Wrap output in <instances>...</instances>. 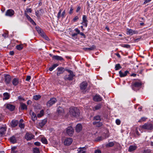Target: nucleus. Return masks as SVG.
Returning a JSON list of instances; mask_svg holds the SVG:
<instances>
[{
	"label": "nucleus",
	"instance_id": "nucleus-1",
	"mask_svg": "<svg viewBox=\"0 0 153 153\" xmlns=\"http://www.w3.org/2000/svg\"><path fill=\"white\" fill-rule=\"evenodd\" d=\"M69 113L71 116L77 117L79 116V110L76 107H71L69 108Z\"/></svg>",
	"mask_w": 153,
	"mask_h": 153
},
{
	"label": "nucleus",
	"instance_id": "nucleus-2",
	"mask_svg": "<svg viewBox=\"0 0 153 153\" xmlns=\"http://www.w3.org/2000/svg\"><path fill=\"white\" fill-rule=\"evenodd\" d=\"M153 128L152 124L150 123H146L143 125L140 126L139 128V129L141 133L143 132V129L147 131L152 130Z\"/></svg>",
	"mask_w": 153,
	"mask_h": 153
},
{
	"label": "nucleus",
	"instance_id": "nucleus-3",
	"mask_svg": "<svg viewBox=\"0 0 153 153\" xmlns=\"http://www.w3.org/2000/svg\"><path fill=\"white\" fill-rule=\"evenodd\" d=\"M36 29L38 33L43 38H44L47 40H49V38L46 36L42 30L39 27H36Z\"/></svg>",
	"mask_w": 153,
	"mask_h": 153
},
{
	"label": "nucleus",
	"instance_id": "nucleus-4",
	"mask_svg": "<svg viewBox=\"0 0 153 153\" xmlns=\"http://www.w3.org/2000/svg\"><path fill=\"white\" fill-rule=\"evenodd\" d=\"M57 100L55 98H52L47 103V105L48 107H49L54 104L56 101Z\"/></svg>",
	"mask_w": 153,
	"mask_h": 153
},
{
	"label": "nucleus",
	"instance_id": "nucleus-5",
	"mask_svg": "<svg viewBox=\"0 0 153 153\" xmlns=\"http://www.w3.org/2000/svg\"><path fill=\"white\" fill-rule=\"evenodd\" d=\"M66 132L68 135L72 136L74 133V130L71 126H68L66 128Z\"/></svg>",
	"mask_w": 153,
	"mask_h": 153
},
{
	"label": "nucleus",
	"instance_id": "nucleus-6",
	"mask_svg": "<svg viewBox=\"0 0 153 153\" xmlns=\"http://www.w3.org/2000/svg\"><path fill=\"white\" fill-rule=\"evenodd\" d=\"M70 74L68 75V77L67 76H64V79L65 80H72L73 79V77L75 76L73 72L69 73Z\"/></svg>",
	"mask_w": 153,
	"mask_h": 153
},
{
	"label": "nucleus",
	"instance_id": "nucleus-7",
	"mask_svg": "<svg viewBox=\"0 0 153 153\" xmlns=\"http://www.w3.org/2000/svg\"><path fill=\"white\" fill-rule=\"evenodd\" d=\"M14 14V11L12 9L8 10L5 13V16H12Z\"/></svg>",
	"mask_w": 153,
	"mask_h": 153
},
{
	"label": "nucleus",
	"instance_id": "nucleus-8",
	"mask_svg": "<svg viewBox=\"0 0 153 153\" xmlns=\"http://www.w3.org/2000/svg\"><path fill=\"white\" fill-rule=\"evenodd\" d=\"M25 138L28 140H30L33 138L34 136L30 133H27L25 135Z\"/></svg>",
	"mask_w": 153,
	"mask_h": 153
},
{
	"label": "nucleus",
	"instance_id": "nucleus-9",
	"mask_svg": "<svg viewBox=\"0 0 153 153\" xmlns=\"http://www.w3.org/2000/svg\"><path fill=\"white\" fill-rule=\"evenodd\" d=\"M72 142V140L71 138H68L66 139L64 141L65 145L69 146L71 145Z\"/></svg>",
	"mask_w": 153,
	"mask_h": 153
},
{
	"label": "nucleus",
	"instance_id": "nucleus-10",
	"mask_svg": "<svg viewBox=\"0 0 153 153\" xmlns=\"http://www.w3.org/2000/svg\"><path fill=\"white\" fill-rule=\"evenodd\" d=\"M57 75L59 76L61 74L63 73L65 71V69L63 67H58L57 68Z\"/></svg>",
	"mask_w": 153,
	"mask_h": 153
},
{
	"label": "nucleus",
	"instance_id": "nucleus-11",
	"mask_svg": "<svg viewBox=\"0 0 153 153\" xmlns=\"http://www.w3.org/2000/svg\"><path fill=\"white\" fill-rule=\"evenodd\" d=\"M87 83L86 82H83L80 84V89L82 90H84L87 87Z\"/></svg>",
	"mask_w": 153,
	"mask_h": 153
},
{
	"label": "nucleus",
	"instance_id": "nucleus-12",
	"mask_svg": "<svg viewBox=\"0 0 153 153\" xmlns=\"http://www.w3.org/2000/svg\"><path fill=\"white\" fill-rule=\"evenodd\" d=\"M87 147H80L77 149L78 153H85Z\"/></svg>",
	"mask_w": 153,
	"mask_h": 153
},
{
	"label": "nucleus",
	"instance_id": "nucleus-13",
	"mask_svg": "<svg viewBox=\"0 0 153 153\" xmlns=\"http://www.w3.org/2000/svg\"><path fill=\"white\" fill-rule=\"evenodd\" d=\"M93 100L95 101H100L102 100V98L100 95L96 94L94 97Z\"/></svg>",
	"mask_w": 153,
	"mask_h": 153
},
{
	"label": "nucleus",
	"instance_id": "nucleus-14",
	"mask_svg": "<svg viewBox=\"0 0 153 153\" xmlns=\"http://www.w3.org/2000/svg\"><path fill=\"white\" fill-rule=\"evenodd\" d=\"M141 82H136L134 83L132 85V89L134 90V88H138L140 87L141 85Z\"/></svg>",
	"mask_w": 153,
	"mask_h": 153
},
{
	"label": "nucleus",
	"instance_id": "nucleus-15",
	"mask_svg": "<svg viewBox=\"0 0 153 153\" xmlns=\"http://www.w3.org/2000/svg\"><path fill=\"white\" fill-rule=\"evenodd\" d=\"M137 33V32L136 31L133 30L131 29H127L126 34L127 35H132L134 34H135Z\"/></svg>",
	"mask_w": 153,
	"mask_h": 153
},
{
	"label": "nucleus",
	"instance_id": "nucleus-16",
	"mask_svg": "<svg viewBox=\"0 0 153 153\" xmlns=\"http://www.w3.org/2000/svg\"><path fill=\"white\" fill-rule=\"evenodd\" d=\"M6 108L10 111H12L14 110L15 106L12 105L7 104L6 105Z\"/></svg>",
	"mask_w": 153,
	"mask_h": 153
},
{
	"label": "nucleus",
	"instance_id": "nucleus-17",
	"mask_svg": "<svg viewBox=\"0 0 153 153\" xmlns=\"http://www.w3.org/2000/svg\"><path fill=\"white\" fill-rule=\"evenodd\" d=\"M82 129V126L80 124H78L76 125V131L77 132H79Z\"/></svg>",
	"mask_w": 153,
	"mask_h": 153
},
{
	"label": "nucleus",
	"instance_id": "nucleus-18",
	"mask_svg": "<svg viewBox=\"0 0 153 153\" xmlns=\"http://www.w3.org/2000/svg\"><path fill=\"white\" fill-rule=\"evenodd\" d=\"M25 15L28 20L33 25H36V24L34 21L27 13H25Z\"/></svg>",
	"mask_w": 153,
	"mask_h": 153
},
{
	"label": "nucleus",
	"instance_id": "nucleus-19",
	"mask_svg": "<svg viewBox=\"0 0 153 153\" xmlns=\"http://www.w3.org/2000/svg\"><path fill=\"white\" fill-rule=\"evenodd\" d=\"M128 73L129 71H126L124 73L122 72L121 71H120L119 72V74L121 77H123L126 76Z\"/></svg>",
	"mask_w": 153,
	"mask_h": 153
},
{
	"label": "nucleus",
	"instance_id": "nucleus-20",
	"mask_svg": "<svg viewBox=\"0 0 153 153\" xmlns=\"http://www.w3.org/2000/svg\"><path fill=\"white\" fill-rule=\"evenodd\" d=\"M3 95V100H8L10 98V94L8 93L7 92L4 93Z\"/></svg>",
	"mask_w": 153,
	"mask_h": 153
},
{
	"label": "nucleus",
	"instance_id": "nucleus-21",
	"mask_svg": "<svg viewBox=\"0 0 153 153\" xmlns=\"http://www.w3.org/2000/svg\"><path fill=\"white\" fill-rule=\"evenodd\" d=\"M30 114L31 116L32 120L33 121H35L37 119V117L34 112L30 111Z\"/></svg>",
	"mask_w": 153,
	"mask_h": 153
},
{
	"label": "nucleus",
	"instance_id": "nucleus-22",
	"mask_svg": "<svg viewBox=\"0 0 153 153\" xmlns=\"http://www.w3.org/2000/svg\"><path fill=\"white\" fill-rule=\"evenodd\" d=\"M137 148V146L136 145H131L129 146L128 149V151L130 152H132Z\"/></svg>",
	"mask_w": 153,
	"mask_h": 153
},
{
	"label": "nucleus",
	"instance_id": "nucleus-23",
	"mask_svg": "<svg viewBox=\"0 0 153 153\" xmlns=\"http://www.w3.org/2000/svg\"><path fill=\"white\" fill-rule=\"evenodd\" d=\"M102 105L100 104H98L93 108V110L95 111L100 109Z\"/></svg>",
	"mask_w": 153,
	"mask_h": 153
},
{
	"label": "nucleus",
	"instance_id": "nucleus-24",
	"mask_svg": "<svg viewBox=\"0 0 153 153\" xmlns=\"http://www.w3.org/2000/svg\"><path fill=\"white\" fill-rule=\"evenodd\" d=\"M6 130V128L5 127H3L0 128V134L3 135L5 133Z\"/></svg>",
	"mask_w": 153,
	"mask_h": 153
},
{
	"label": "nucleus",
	"instance_id": "nucleus-25",
	"mask_svg": "<svg viewBox=\"0 0 153 153\" xmlns=\"http://www.w3.org/2000/svg\"><path fill=\"white\" fill-rule=\"evenodd\" d=\"M93 124L94 125H95L97 127H100L102 125V122L99 121H94L93 122Z\"/></svg>",
	"mask_w": 153,
	"mask_h": 153
},
{
	"label": "nucleus",
	"instance_id": "nucleus-26",
	"mask_svg": "<svg viewBox=\"0 0 153 153\" xmlns=\"http://www.w3.org/2000/svg\"><path fill=\"white\" fill-rule=\"evenodd\" d=\"M52 58L57 60L61 61L63 60V59L62 57L57 56V55H54L53 56Z\"/></svg>",
	"mask_w": 153,
	"mask_h": 153
},
{
	"label": "nucleus",
	"instance_id": "nucleus-27",
	"mask_svg": "<svg viewBox=\"0 0 153 153\" xmlns=\"http://www.w3.org/2000/svg\"><path fill=\"white\" fill-rule=\"evenodd\" d=\"M18 123L17 120H13L11 123V125L13 127H15L17 126Z\"/></svg>",
	"mask_w": 153,
	"mask_h": 153
},
{
	"label": "nucleus",
	"instance_id": "nucleus-28",
	"mask_svg": "<svg viewBox=\"0 0 153 153\" xmlns=\"http://www.w3.org/2000/svg\"><path fill=\"white\" fill-rule=\"evenodd\" d=\"M20 107L21 109L23 110L24 109H27V107L26 105L22 102H21L20 103Z\"/></svg>",
	"mask_w": 153,
	"mask_h": 153
},
{
	"label": "nucleus",
	"instance_id": "nucleus-29",
	"mask_svg": "<svg viewBox=\"0 0 153 153\" xmlns=\"http://www.w3.org/2000/svg\"><path fill=\"white\" fill-rule=\"evenodd\" d=\"M11 80V78L10 76L9 75H7L5 77V82L7 83L8 84L9 83Z\"/></svg>",
	"mask_w": 153,
	"mask_h": 153
},
{
	"label": "nucleus",
	"instance_id": "nucleus-30",
	"mask_svg": "<svg viewBox=\"0 0 153 153\" xmlns=\"http://www.w3.org/2000/svg\"><path fill=\"white\" fill-rule=\"evenodd\" d=\"M19 83V80L18 79L15 78L12 80V84L14 86L17 85Z\"/></svg>",
	"mask_w": 153,
	"mask_h": 153
},
{
	"label": "nucleus",
	"instance_id": "nucleus-31",
	"mask_svg": "<svg viewBox=\"0 0 153 153\" xmlns=\"http://www.w3.org/2000/svg\"><path fill=\"white\" fill-rule=\"evenodd\" d=\"M57 112L59 114H60L64 112V110L61 107H59L57 110Z\"/></svg>",
	"mask_w": 153,
	"mask_h": 153
},
{
	"label": "nucleus",
	"instance_id": "nucleus-32",
	"mask_svg": "<svg viewBox=\"0 0 153 153\" xmlns=\"http://www.w3.org/2000/svg\"><path fill=\"white\" fill-rule=\"evenodd\" d=\"M82 21L83 22H82L81 24L85 23L86 24V22H88V21L87 19V17L85 15H83L82 16Z\"/></svg>",
	"mask_w": 153,
	"mask_h": 153
},
{
	"label": "nucleus",
	"instance_id": "nucleus-33",
	"mask_svg": "<svg viewBox=\"0 0 153 153\" xmlns=\"http://www.w3.org/2000/svg\"><path fill=\"white\" fill-rule=\"evenodd\" d=\"M46 122L47 120L46 119H44L39 123V125L40 126L42 127L44 126V125L46 123Z\"/></svg>",
	"mask_w": 153,
	"mask_h": 153
},
{
	"label": "nucleus",
	"instance_id": "nucleus-34",
	"mask_svg": "<svg viewBox=\"0 0 153 153\" xmlns=\"http://www.w3.org/2000/svg\"><path fill=\"white\" fill-rule=\"evenodd\" d=\"M95 48V47L94 45L92 46L90 48H83V49L85 51H91L93 50Z\"/></svg>",
	"mask_w": 153,
	"mask_h": 153
},
{
	"label": "nucleus",
	"instance_id": "nucleus-35",
	"mask_svg": "<svg viewBox=\"0 0 153 153\" xmlns=\"http://www.w3.org/2000/svg\"><path fill=\"white\" fill-rule=\"evenodd\" d=\"M58 64H54L52 67L50 68L49 69V70L50 71H52L55 68L58 66Z\"/></svg>",
	"mask_w": 153,
	"mask_h": 153
},
{
	"label": "nucleus",
	"instance_id": "nucleus-36",
	"mask_svg": "<svg viewBox=\"0 0 153 153\" xmlns=\"http://www.w3.org/2000/svg\"><path fill=\"white\" fill-rule=\"evenodd\" d=\"M94 120L95 121H99L101 120L100 117L99 115L95 116L94 117Z\"/></svg>",
	"mask_w": 153,
	"mask_h": 153
},
{
	"label": "nucleus",
	"instance_id": "nucleus-37",
	"mask_svg": "<svg viewBox=\"0 0 153 153\" xmlns=\"http://www.w3.org/2000/svg\"><path fill=\"white\" fill-rule=\"evenodd\" d=\"M10 141L13 143H15L16 142V140L15 137L13 136L10 138Z\"/></svg>",
	"mask_w": 153,
	"mask_h": 153
},
{
	"label": "nucleus",
	"instance_id": "nucleus-38",
	"mask_svg": "<svg viewBox=\"0 0 153 153\" xmlns=\"http://www.w3.org/2000/svg\"><path fill=\"white\" fill-rule=\"evenodd\" d=\"M23 48V45L22 44L18 45L16 46V49L19 50H22Z\"/></svg>",
	"mask_w": 153,
	"mask_h": 153
},
{
	"label": "nucleus",
	"instance_id": "nucleus-39",
	"mask_svg": "<svg viewBox=\"0 0 153 153\" xmlns=\"http://www.w3.org/2000/svg\"><path fill=\"white\" fill-rule=\"evenodd\" d=\"M44 111L43 110H41L39 114L37 115V116L38 117H40L44 115Z\"/></svg>",
	"mask_w": 153,
	"mask_h": 153
},
{
	"label": "nucleus",
	"instance_id": "nucleus-40",
	"mask_svg": "<svg viewBox=\"0 0 153 153\" xmlns=\"http://www.w3.org/2000/svg\"><path fill=\"white\" fill-rule=\"evenodd\" d=\"M115 68V70H118L121 68V67L120 64H117L116 65Z\"/></svg>",
	"mask_w": 153,
	"mask_h": 153
},
{
	"label": "nucleus",
	"instance_id": "nucleus-41",
	"mask_svg": "<svg viewBox=\"0 0 153 153\" xmlns=\"http://www.w3.org/2000/svg\"><path fill=\"white\" fill-rule=\"evenodd\" d=\"M33 153H39V149L37 148H34L33 149Z\"/></svg>",
	"mask_w": 153,
	"mask_h": 153
},
{
	"label": "nucleus",
	"instance_id": "nucleus-42",
	"mask_svg": "<svg viewBox=\"0 0 153 153\" xmlns=\"http://www.w3.org/2000/svg\"><path fill=\"white\" fill-rule=\"evenodd\" d=\"M41 97V96L40 95H36L33 97V99L35 100H37Z\"/></svg>",
	"mask_w": 153,
	"mask_h": 153
},
{
	"label": "nucleus",
	"instance_id": "nucleus-43",
	"mask_svg": "<svg viewBox=\"0 0 153 153\" xmlns=\"http://www.w3.org/2000/svg\"><path fill=\"white\" fill-rule=\"evenodd\" d=\"M62 11V9H60L59 11L57 14V17L58 19H59L61 17V13Z\"/></svg>",
	"mask_w": 153,
	"mask_h": 153
},
{
	"label": "nucleus",
	"instance_id": "nucleus-44",
	"mask_svg": "<svg viewBox=\"0 0 153 153\" xmlns=\"http://www.w3.org/2000/svg\"><path fill=\"white\" fill-rule=\"evenodd\" d=\"M114 145V143L113 142H110L106 145L107 147H112Z\"/></svg>",
	"mask_w": 153,
	"mask_h": 153
},
{
	"label": "nucleus",
	"instance_id": "nucleus-45",
	"mask_svg": "<svg viewBox=\"0 0 153 153\" xmlns=\"http://www.w3.org/2000/svg\"><path fill=\"white\" fill-rule=\"evenodd\" d=\"M41 141L44 144H47V139L45 138H42L41 140Z\"/></svg>",
	"mask_w": 153,
	"mask_h": 153
},
{
	"label": "nucleus",
	"instance_id": "nucleus-46",
	"mask_svg": "<svg viewBox=\"0 0 153 153\" xmlns=\"http://www.w3.org/2000/svg\"><path fill=\"white\" fill-rule=\"evenodd\" d=\"M74 8L73 6L72 5H71L70 7V10H69V13L70 14H72V13H73V11L74 10Z\"/></svg>",
	"mask_w": 153,
	"mask_h": 153
},
{
	"label": "nucleus",
	"instance_id": "nucleus-47",
	"mask_svg": "<svg viewBox=\"0 0 153 153\" xmlns=\"http://www.w3.org/2000/svg\"><path fill=\"white\" fill-rule=\"evenodd\" d=\"M146 118L145 117H142L141 119L138 121L139 122H141L142 121H145L146 119Z\"/></svg>",
	"mask_w": 153,
	"mask_h": 153
},
{
	"label": "nucleus",
	"instance_id": "nucleus-48",
	"mask_svg": "<svg viewBox=\"0 0 153 153\" xmlns=\"http://www.w3.org/2000/svg\"><path fill=\"white\" fill-rule=\"evenodd\" d=\"M79 19V18L78 16H76L73 19L74 22H75L77 21Z\"/></svg>",
	"mask_w": 153,
	"mask_h": 153
},
{
	"label": "nucleus",
	"instance_id": "nucleus-49",
	"mask_svg": "<svg viewBox=\"0 0 153 153\" xmlns=\"http://www.w3.org/2000/svg\"><path fill=\"white\" fill-rule=\"evenodd\" d=\"M122 47L124 48H130V45L128 44L123 45L122 46Z\"/></svg>",
	"mask_w": 153,
	"mask_h": 153
},
{
	"label": "nucleus",
	"instance_id": "nucleus-50",
	"mask_svg": "<svg viewBox=\"0 0 153 153\" xmlns=\"http://www.w3.org/2000/svg\"><path fill=\"white\" fill-rule=\"evenodd\" d=\"M19 126L21 128H24L25 125L24 124L19 123Z\"/></svg>",
	"mask_w": 153,
	"mask_h": 153
},
{
	"label": "nucleus",
	"instance_id": "nucleus-51",
	"mask_svg": "<svg viewBox=\"0 0 153 153\" xmlns=\"http://www.w3.org/2000/svg\"><path fill=\"white\" fill-rule=\"evenodd\" d=\"M77 33H74L73 34H72L71 35L73 37H74V38L75 39L77 38Z\"/></svg>",
	"mask_w": 153,
	"mask_h": 153
},
{
	"label": "nucleus",
	"instance_id": "nucleus-52",
	"mask_svg": "<svg viewBox=\"0 0 153 153\" xmlns=\"http://www.w3.org/2000/svg\"><path fill=\"white\" fill-rule=\"evenodd\" d=\"M120 120L119 119H117L116 120V123L117 125H119L120 124Z\"/></svg>",
	"mask_w": 153,
	"mask_h": 153
},
{
	"label": "nucleus",
	"instance_id": "nucleus-53",
	"mask_svg": "<svg viewBox=\"0 0 153 153\" xmlns=\"http://www.w3.org/2000/svg\"><path fill=\"white\" fill-rule=\"evenodd\" d=\"M144 153H151V151L149 149H145L144 150Z\"/></svg>",
	"mask_w": 153,
	"mask_h": 153
},
{
	"label": "nucleus",
	"instance_id": "nucleus-54",
	"mask_svg": "<svg viewBox=\"0 0 153 153\" xmlns=\"http://www.w3.org/2000/svg\"><path fill=\"white\" fill-rule=\"evenodd\" d=\"M26 11L27 13H31L32 12V10L31 8H27L26 9Z\"/></svg>",
	"mask_w": 153,
	"mask_h": 153
},
{
	"label": "nucleus",
	"instance_id": "nucleus-55",
	"mask_svg": "<svg viewBox=\"0 0 153 153\" xmlns=\"http://www.w3.org/2000/svg\"><path fill=\"white\" fill-rule=\"evenodd\" d=\"M31 79V76H27L25 79V80L27 81H29Z\"/></svg>",
	"mask_w": 153,
	"mask_h": 153
},
{
	"label": "nucleus",
	"instance_id": "nucleus-56",
	"mask_svg": "<svg viewBox=\"0 0 153 153\" xmlns=\"http://www.w3.org/2000/svg\"><path fill=\"white\" fill-rule=\"evenodd\" d=\"M65 10H64L62 12L61 15V17L63 18L65 17Z\"/></svg>",
	"mask_w": 153,
	"mask_h": 153
},
{
	"label": "nucleus",
	"instance_id": "nucleus-57",
	"mask_svg": "<svg viewBox=\"0 0 153 153\" xmlns=\"http://www.w3.org/2000/svg\"><path fill=\"white\" fill-rule=\"evenodd\" d=\"M74 30L75 31H76V32L78 34H79V33H80V30L78 29L77 28H76L74 29Z\"/></svg>",
	"mask_w": 153,
	"mask_h": 153
},
{
	"label": "nucleus",
	"instance_id": "nucleus-58",
	"mask_svg": "<svg viewBox=\"0 0 153 153\" xmlns=\"http://www.w3.org/2000/svg\"><path fill=\"white\" fill-rule=\"evenodd\" d=\"M135 132L136 133V134L138 136H139L140 135V134L139 133L138 131L137 128L135 130Z\"/></svg>",
	"mask_w": 153,
	"mask_h": 153
},
{
	"label": "nucleus",
	"instance_id": "nucleus-59",
	"mask_svg": "<svg viewBox=\"0 0 153 153\" xmlns=\"http://www.w3.org/2000/svg\"><path fill=\"white\" fill-rule=\"evenodd\" d=\"M151 0H145V1H144L143 4H147V3L150 2Z\"/></svg>",
	"mask_w": 153,
	"mask_h": 153
},
{
	"label": "nucleus",
	"instance_id": "nucleus-60",
	"mask_svg": "<svg viewBox=\"0 0 153 153\" xmlns=\"http://www.w3.org/2000/svg\"><path fill=\"white\" fill-rule=\"evenodd\" d=\"M34 144L37 146H39L40 145V143L39 142H36L34 143Z\"/></svg>",
	"mask_w": 153,
	"mask_h": 153
},
{
	"label": "nucleus",
	"instance_id": "nucleus-61",
	"mask_svg": "<svg viewBox=\"0 0 153 153\" xmlns=\"http://www.w3.org/2000/svg\"><path fill=\"white\" fill-rule=\"evenodd\" d=\"M140 39V38H136L134 39V41L135 42H137L139 41Z\"/></svg>",
	"mask_w": 153,
	"mask_h": 153
},
{
	"label": "nucleus",
	"instance_id": "nucleus-62",
	"mask_svg": "<svg viewBox=\"0 0 153 153\" xmlns=\"http://www.w3.org/2000/svg\"><path fill=\"white\" fill-rule=\"evenodd\" d=\"M81 9V7L80 6H78L76 10V12H78Z\"/></svg>",
	"mask_w": 153,
	"mask_h": 153
},
{
	"label": "nucleus",
	"instance_id": "nucleus-63",
	"mask_svg": "<svg viewBox=\"0 0 153 153\" xmlns=\"http://www.w3.org/2000/svg\"><path fill=\"white\" fill-rule=\"evenodd\" d=\"M18 99L19 100H24V99L21 96H19L18 97Z\"/></svg>",
	"mask_w": 153,
	"mask_h": 153
},
{
	"label": "nucleus",
	"instance_id": "nucleus-64",
	"mask_svg": "<svg viewBox=\"0 0 153 153\" xmlns=\"http://www.w3.org/2000/svg\"><path fill=\"white\" fill-rule=\"evenodd\" d=\"M95 153H101V152L100 150H97L95 151Z\"/></svg>",
	"mask_w": 153,
	"mask_h": 153
}]
</instances>
